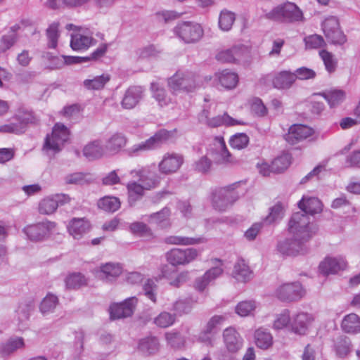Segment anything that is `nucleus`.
I'll use <instances>...</instances> for the list:
<instances>
[{
  "mask_svg": "<svg viewBox=\"0 0 360 360\" xmlns=\"http://www.w3.org/2000/svg\"><path fill=\"white\" fill-rule=\"evenodd\" d=\"M212 153L215 155L214 160L219 164L234 163L236 161L226 148L222 137H216L214 141Z\"/></svg>",
  "mask_w": 360,
  "mask_h": 360,
  "instance_id": "obj_20",
  "label": "nucleus"
},
{
  "mask_svg": "<svg viewBox=\"0 0 360 360\" xmlns=\"http://www.w3.org/2000/svg\"><path fill=\"white\" fill-rule=\"evenodd\" d=\"M200 252L195 248H173L166 254L167 261L172 266H184L197 259Z\"/></svg>",
  "mask_w": 360,
  "mask_h": 360,
  "instance_id": "obj_8",
  "label": "nucleus"
},
{
  "mask_svg": "<svg viewBox=\"0 0 360 360\" xmlns=\"http://www.w3.org/2000/svg\"><path fill=\"white\" fill-rule=\"evenodd\" d=\"M157 289L158 286L153 279H147L143 283L144 295L154 303L157 301Z\"/></svg>",
  "mask_w": 360,
  "mask_h": 360,
  "instance_id": "obj_59",
  "label": "nucleus"
},
{
  "mask_svg": "<svg viewBox=\"0 0 360 360\" xmlns=\"http://www.w3.org/2000/svg\"><path fill=\"white\" fill-rule=\"evenodd\" d=\"M169 215L170 210L168 207H164L161 211L150 214V221L160 225L162 227H167L169 226Z\"/></svg>",
  "mask_w": 360,
  "mask_h": 360,
  "instance_id": "obj_55",
  "label": "nucleus"
},
{
  "mask_svg": "<svg viewBox=\"0 0 360 360\" xmlns=\"http://www.w3.org/2000/svg\"><path fill=\"white\" fill-rule=\"evenodd\" d=\"M164 242L169 245H191L205 242L204 238H191L179 236H169L164 238Z\"/></svg>",
  "mask_w": 360,
  "mask_h": 360,
  "instance_id": "obj_40",
  "label": "nucleus"
},
{
  "mask_svg": "<svg viewBox=\"0 0 360 360\" xmlns=\"http://www.w3.org/2000/svg\"><path fill=\"white\" fill-rule=\"evenodd\" d=\"M296 81V77L290 71H281L274 77L272 84L278 89H287Z\"/></svg>",
  "mask_w": 360,
  "mask_h": 360,
  "instance_id": "obj_31",
  "label": "nucleus"
},
{
  "mask_svg": "<svg viewBox=\"0 0 360 360\" xmlns=\"http://www.w3.org/2000/svg\"><path fill=\"white\" fill-rule=\"evenodd\" d=\"M239 182L218 188L212 193V205L214 210L224 212L229 208L240 196L237 191Z\"/></svg>",
  "mask_w": 360,
  "mask_h": 360,
  "instance_id": "obj_3",
  "label": "nucleus"
},
{
  "mask_svg": "<svg viewBox=\"0 0 360 360\" xmlns=\"http://www.w3.org/2000/svg\"><path fill=\"white\" fill-rule=\"evenodd\" d=\"M267 20L281 23L302 22L305 20L302 11L295 3L285 1L264 14Z\"/></svg>",
  "mask_w": 360,
  "mask_h": 360,
  "instance_id": "obj_1",
  "label": "nucleus"
},
{
  "mask_svg": "<svg viewBox=\"0 0 360 360\" xmlns=\"http://www.w3.org/2000/svg\"><path fill=\"white\" fill-rule=\"evenodd\" d=\"M58 304V297L51 293H49L41 302L40 311L44 314L52 312Z\"/></svg>",
  "mask_w": 360,
  "mask_h": 360,
  "instance_id": "obj_54",
  "label": "nucleus"
},
{
  "mask_svg": "<svg viewBox=\"0 0 360 360\" xmlns=\"http://www.w3.org/2000/svg\"><path fill=\"white\" fill-rule=\"evenodd\" d=\"M347 266V262L343 257H326L319 264V270L323 275L335 274L344 270Z\"/></svg>",
  "mask_w": 360,
  "mask_h": 360,
  "instance_id": "obj_23",
  "label": "nucleus"
},
{
  "mask_svg": "<svg viewBox=\"0 0 360 360\" xmlns=\"http://www.w3.org/2000/svg\"><path fill=\"white\" fill-rule=\"evenodd\" d=\"M174 32L182 41L188 44L198 42L204 34L202 26L191 22L178 24L174 27Z\"/></svg>",
  "mask_w": 360,
  "mask_h": 360,
  "instance_id": "obj_7",
  "label": "nucleus"
},
{
  "mask_svg": "<svg viewBox=\"0 0 360 360\" xmlns=\"http://www.w3.org/2000/svg\"><path fill=\"white\" fill-rule=\"evenodd\" d=\"M65 285L68 289H78L87 285V280L81 273H73L65 278Z\"/></svg>",
  "mask_w": 360,
  "mask_h": 360,
  "instance_id": "obj_50",
  "label": "nucleus"
},
{
  "mask_svg": "<svg viewBox=\"0 0 360 360\" xmlns=\"http://www.w3.org/2000/svg\"><path fill=\"white\" fill-rule=\"evenodd\" d=\"M175 320L176 317L174 314L163 311L154 319V323L160 328H167L172 326Z\"/></svg>",
  "mask_w": 360,
  "mask_h": 360,
  "instance_id": "obj_56",
  "label": "nucleus"
},
{
  "mask_svg": "<svg viewBox=\"0 0 360 360\" xmlns=\"http://www.w3.org/2000/svg\"><path fill=\"white\" fill-rule=\"evenodd\" d=\"M252 271L243 259H239L235 263L232 272L233 277L238 281L247 282L252 278Z\"/></svg>",
  "mask_w": 360,
  "mask_h": 360,
  "instance_id": "obj_34",
  "label": "nucleus"
},
{
  "mask_svg": "<svg viewBox=\"0 0 360 360\" xmlns=\"http://www.w3.org/2000/svg\"><path fill=\"white\" fill-rule=\"evenodd\" d=\"M167 86L173 94L189 93L198 86V77L189 71L178 70L167 79Z\"/></svg>",
  "mask_w": 360,
  "mask_h": 360,
  "instance_id": "obj_4",
  "label": "nucleus"
},
{
  "mask_svg": "<svg viewBox=\"0 0 360 360\" xmlns=\"http://www.w3.org/2000/svg\"><path fill=\"white\" fill-rule=\"evenodd\" d=\"M314 131L311 128L303 124H295L290 127L285 139L290 144L294 145L312 135Z\"/></svg>",
  "mask_w": 360,
  "mask_h": 360,
  "instance_id": "obj_22",
  "label": "nucleus"
},
{
  "mask_svg": "<svg viewBox=\"0 0 360 360\" xmlns=\"http://www.w3.org/2000/svg\"><path fill=\"white\" fill-rule=\"evenodd\" d=\"M144 89L141 86H131L124 92L121 105L124 109L135 108L143 98Z\"/></svg>",
  "mask_w": 360,
  "mask_h": 360,
  "instance_id": "obj_18",
  "label": "nucleus"
},
{
  "mask_svg": "<svg viewBox=\"0 0 360 360\" xmlns=\"http://www.w3.org/2000/svg\"><path fill=\"white\" fill-rule=\"evenodd\" d=\"M110 79V75L105 73L100 76H96L91 79H85L83 84L88 90H99L103 89Z\"/></svg>",
  "mask_w": 360,
  "mask_h": 360,
  "instance_id": "obj_47",
  "label": "nucleus"
},
{
  "mask_svg": "<svg viewBox=\"0 0 360 360\" xmlns=\"http://www.w3.org/2000/svg\"><path fill=\"white\" fill-rule=\"evenodd\" d=\"M19 29L18 25L11 27V32L4 35L0 41V52H5L11 48L17 41L16 31Z\"/></svg>",
  "mask_w": 360,
  "mask_h": 360,
  "instance_id": "obj_49",
  "label": "nucleus"
},
{
  "mask_svg": "<svg viewBox=\"0 0 360 360\" xmlns=\"http://www.w3.org/2000/svg\"><path fill=\"white\" fill-rule=\"evenodd\" d=\"M249 142V137L244 133L235 134L230 139V144L233 148H245Z\"/></svg>",
  "mask_w": 360,
  "mask_h": 360,
  "instance_id": "obj_61",
  "label": "nucleus"
},
{
  "mask_svg": "<svg viewBox=\"0 0 360 360\" xmlns=\"http://www.w3.org/2000/svg\"><path fill=\"white\" fill-rule=\"evenodd\" d=\"M322 29L326 39L333 44H342L346 41V37L340 28L337 18L330 16L322 23Z\"/></svg>",
  "mask_w": 360,
  "mask_h": 360,
  "instance_id": "obj_10",
  "label": "nucleus"
},
{
  "mask_svg": "<svg viewBox=\"0 0 360 360\" xmlns=\"http://www.w3.org/2000/svg\"><path fill=\"white\" fill-rule=\"evenodd\" d=\"M291 156L284 153L275 158L271 164V169L274 173H281L285 171L290 165Z\"/></svg>",
  "mask_w": 360,
  "mask_h": 360,
  "instance_id": "obj_48",
  "label": "nucleus"
},
{
  "mask_svg": "<svg viewBox=\"0 0 360 360\" xmlns=\"http://www.w3.org/2000/svg\"><path fill=\"white\" fill-rule=\"evenodd\" d=\"M127 143V138L121 133H115L106 141V151L110 154L117 153Z\"/></svg>",
  "mask_w": 360,
  "mask_h": 360,
  "instance_id": "obj_38",
  "label": "nucleus"
},
{
  "mask_svg": "<svg viewBox=\"0 0 360 360\" xmlns=\"http://www.w3.org/2000/svg\"><path fill=\"white\" fill-rule=\"evenodd\" d=\"M55 226L56 224L54 222L44 221L27 226L23 231L31 240L38 241L48 237L53 231Z\"/></svg>",
  "mask_w": 360,
  "mask_h": 360,
  "instance_id": "obj_13",
  "label": "nucleus"
},
{
  "mask_svg": "<svg viewBox=\"0 0 360 360\" xmlns=\"http://www.w3.org/2000/svg\"><path fill=\"white\" fill-rule=\"evenodd\" d=\"M107 153L101 140H94L87 143L83 148V155L89 160L99 159Z\"/></svg>",
  "mask_w": 360,
  "mask_h": 360,
  "instance_id": "obj_26",
  "label": "nucleus"
},
{
  "mask_svg": "<svg viewBox=\"0 0 360 360\" xmlns=\"http://www.w3.org/2000/svg\"><path fill=\"white\" fill-rule=\"evenodd\" d=\"M152 97L158 102L160 107H166L173 103L172 98L167 94L166 89L157 82L150 84Z\"/></svg>",
  "mask_w": 360,
  "mask_h": 360,
  "instance_id": "obj_30",
  "label": "nucleus"
},
{
  "mask_svg": "<svg viewBox=\"0 0 360 360\" xmlns=\"http://www.w3.org/2000/svg\"><path fill=\"white\" fill-rule=\"evenodd\" d=\"M285 206L280 202L269 209V214L265 217L263 223L271 224L281 220L284 216Z\"/></svg>",
  "mask_w": 360,
  "mask_h": 360,
  "instance_id": "obj_45",
  "label": "nucleus"
},
{
  "mask_svg": "<svg viewBox=\"0 0 360 360\" xmlns=\"http://www.w3.org/2000/svg\"><path fill=\"white\" fill-rule=\"evenodd\" d=\"M191 309L192 305L190 301L187 300H179L173 304L170 309L174 311V315L176 316L188 314L191 311Z\"/></svg>",
  "mask_w": 360,
  "mask_h": 360,
  "instance_id": "obj_57",
  "label": "nucleus"
},
{
  "mask_svg": "<svg viewBox=\"0 0 360 360\" xmlns=\"http://www.w3.org/2000/svg\"><path fill=\"white\" fill-rule=\"evenodd\" d=\"M288 231L296 238L307 243L315 234L316 229L310 222V217L303 212L294 213L288 222Z\"/></svg>",
  "mask_w": 360,
  "mask_h": 360,
  "instance_id": "obj_2",
  "label": "nucleus"
},
{
  "mask_svg": "<svg viewBox=\"0 0 360 360\" xmlns=\"http://www.w3.org/2000/svg\"><path fill=\"white\" fill-rule=\"evenodd\" d=\"M290 321V312L288 310H284L277 316L274 321L273 328L276 330H281L286 327Z\"/></svg>",
  "mask_w": 360,
  "mask_h": 360,
  "instance_id": "obj_62",
  "label": "nucleus"
},
{
  "mask_svg": "<svg viewBox=\"0 0 360 360\" xmlns=\"http://www.w3.org/2000/svg\"><path fill=\"white\" fill-rule=\"evenodd\" d=\"M221 85L227 89H231L236 86L238 82V75L227 70H223L217 75Z\"/></svg>",
  "mask_w": 360,
  "mask_h": 360,
  "instance_id": "obj_44",
  "label": "nucleus"
},
{
  "mask_svg": "<svg viewBox=\"0 0 360 360\" xmlns=\"http://www.w3.org/2000/svg\"><path fill=\"white\" fill-rule=\"evenodd\" d=\"M162 274V276L169 281V284L175 288H179L190 279L188 271H183L173 274L167 266L163 268Z\"/></svg>",
  "mask_w": 360,
  "mask_h": 360,
  "instance_id": "obj_29",
  "label": "nucleus"
},
{
  "mask_svg": "<svg viewBox=\"0 0 360 360\" xmlns=\"http://www.w3.org/2000/svg\"><path fill=\"white\" fill-rule=\"evenodd\" d=\"M234 13L224 9L221 11L219 17V27L223 31H229L231 29L235 21Z\"/></svg>",
  "mask_w": 360,
  "mask_h": 360,
  "instance_id": "obj_52",
  "label": "nucleus"
},
{
  "mask_svg": "<svg viewBox=\"0 0 360 360\" xmlns=\"http://www.w3.org/2000/svg\"><path fill=\"white\" fill-rule=\"evenodd\" d=\"M304 290L299 282L284 283L275 291L276 297L283 302H295L301 299Z\"/></svg>",
  "mask_w": 360,
  "mask_h": 360,
  "instance_id": "obj_11",
  "label": "nucleus"
},
{
  "mask_svg": "<svg viewBox=\"0 0 360 360\" xmlns=\"http://www.w3.org/2000/svg\"><path fill=\"white\" fill-rule=\"evenodd\" d=\"M128 193V202L130 206H134L135 203L141 200L144 195V191L146 190L144 186L136 181H130L127 185Z\"/></svg>",
  "mask_w": 360,
  "mask_h": 360,
  "instance_id": "obj_36",
  "label": "nucleus"
},
{
  "mask_svg": "<svg viewBox=\"0 0 360 360\" xmlns=\"http://www.w3.org/2000/svg\"><path fill=\"white\" fill-rule=\"evenodd\" d=\"M333 349L338 357L345 358L352 351V340L345 335H340L334 340Z\"/></svg>",
  "mask_w": 360,
  "mask_h": 360,
  "instance_id": "obj_33",
  "label": "nucleus"
},
{
  "mask_svg": "<svg viewBox=\"0 0 360 360\" xmlns=\"http://www.w3.org/2000/svg\"><path fill=\"white\" fill-rule=\"evenodd\" d=\"M159 342L155 337H147L141 339L139 343V349L146 355L156 352L158 349Z\"/></svg>",
  "mask_w": 360,
  "mask_h": 360,
  "instance_id": "obj_46",
  "label": "nucleus"
},
{
  "mask_svg": "<svg viewBox=\"0 0 360 360\" xmlns=\"http://www.w3.org/2000/svg\"><path fill=\"white\" fill-rule=\"evenodd\" d=\"M341 328L345 333H360V317L354 313L345 316L341 323Z\"/></svg>",
  "mask_w": 360,
  "mask_h": 360,
  "instance_id": "obj_32",
  "label": "nucleus"
},
{
  "mask_svg": "<svg viewBox=\"0 0 360 360\" xmlns=\"http://www.w3.org/2000/svg\"><path fill=\"white\" fill-rule=\"evenodd\" d=\"M98 207L106 212H114L120 207V201L118 198L105 196L98 200Z\"/></svg>",
  "mask_w": 360,
  "mask_h": 360,
  "instance_id": "obj_51",
  "label": "nucleus"
},
{
  "mask_svg": "<svg viewBox=\"0 0 360 360\" xmlns=\"http://www.w3.org/2000/svg\"><path fill=\"white\" fill-rule=\"evenodd\" d=\"M298 206L301 209L300 212L304 214H314L319 213L322 210V203L317 198H308L303 197L298 202Z\"/></svg>",
  "mask_w": 360,
  "mask_h": 360,
  "instance_id": "obj_35",
  "label": "nucleus"
},
{
  "mask_svg": "<svg viewBox=\"0 0 360 360\" xmlns=\"http://www.w3.org/2000/svg\"><path fill=\"white\" fill-rule=\"evenodd\" d=\"M122 267L118 264L106 263L101 265L97 273V276L106 282H110L117 278L122 274Z\"/></svg>",
  "mask_w": 360,
  "mask_h": 360,
  "instance_id": "obj_28",
  "label": "nucleus"
},
{
  "mask_svg": "<svg viewBox=\"0 0 360 360\" xmlns=\"http://www.w3.org/2000/svg\"><path fill=\"white\" fill-rule=\"evenodd\" d=\"M46 35L49 39V47L55 49L58 44V23L53 22L50 25L46 30Z\"/></svg>",
  "mask_w": 360,
  "mask_h": 360,
  "instance_id": "obj_60",
  "label": "nucleus"
},
{
  "mask_svg": "<svg viewBox=\"0 0 360 360\" xmlns=\"http://www.w3.org/2000/svg\"><path fill=\"white\" fill-rule=\"evenodd\" d=\"M311 316L307 313H299L292 319L291 322L292 330L297 334L303 335L307 330L308 326L311 322Z\"/></svg>",
  "mask_w": 360,
  "mask_h": 360,
  "instance_id": "obj_37",
  "label": "nucleus"
},
{
  "mask_svg": "<svg viewBox=\"0 0 360 360\" xmlns=\"http://www.w3.org/2000/svg\"><path fill=\"white\" fill-rule=\"evenodd\" d=\"M165 338L167 343L173 348L179 349L184 347V345L185 340L179 333H166Z\"/></svg>",
  "mask_w": 360,
  "mask_h": 360,
  "instance_id": "obj_58",
  "label": "nucleus"
},
{
  "mask_svg": "<svg viewBox=\"0 0 360 360\" xmlns=\"http://www.w3.org/2000/svg\"><path fill=\"white\" fill-rule=\"evenodd\" d=\"M37 121L32 112L20 111L8 124L0 127V131L5 133L22 134L25 131L28 124H34Z\"/></svg>",
  "mask_w": 360,
  "mask_h": 360,
  "instance_id": "obj_6",
  "label": "nucleus"
},
{
  "mask_svg": "<svg viewBox=\"0 0 360 360\" xmlns=\"http://www.w3.org/2000/svg\"><path fill=\"white\" fill-rule=\"evenodd\" d=\"M255 342L258 347L266 349L272 345L273 337L266 329L260 328L255 332Z\"/></svg>",
  "mask_w": 360,
  "mask_h": 360,
  "instance_id": "obj_43",
  "label": "nucleus"
},
{
  "mask_svg": "<svg viewBox=\"0 0 360 360\" xmlns=\"http://www.w3.org/2000/svg\"><path fill=\"white\" fill-rule=\"evenodd\" d=\"M246 53L247 49L244 45H236L219 51L216 58L222 63H236L242 59Z\"/></svg>",
  "mask_w": 360,
  "mask_h": 360,
  "instance_id": "obj_21",
  "label": "nucleus"
},
{
  "mask_svg": "<svg viewBox=\"0 0 360 360\" xmlns=\"http://www.w3.org/2000/svg\"><path fill=\"white\" fill-rule=\"evenodd\" d=\"M70 132L68 129L63 124L57 123L54 125L51 135H47L43 150L47 155H53L58 153L64 143L69 139Z\"/></svg>",
  "mask_w": 360,
  "mask_h": 360,
  "instance_id": "obj_5",
  "label": "nucleus"
},
{
  "mask_svg": "<svg viewBox=\"0 0 360 360\" xmlns=\"http://www.w3.org/2000/svg\"><path fill=\"white\" fill-rule=\"evenodd\" d=\"M70 197L65 194H56L53 196L44 198L39 203V212L44 214L53 213L58 206L69 202Z\"/></svg>",
  "mask_w": 360,
  "mask_h": 360,
  "instance_id": "obj_19",
  "label": "nucleus"
},
{
  "mask_svg": "<svg viewBox=\"0 0 360 360\" xmlns=\"http://www.w3.org/2000/svg\"><path fill=\"white\" fill-rule=\"evenodd\" d=\"M277 250L283 255L295 256L303 255L307 252V243L301 238H292L278 241Z\"/></svg>",
  "mask_w": 360,
  "mask_h": 360,
  "instance_id": "obj_12",
  "label": "nucleus"
},
{
  "mask_svg": "<svg viewBox=\"0 0 360 360\" xmlns=\"http://www.w3.org/2000/svg\"><path fill=\"white\" fill-rule=\"evenodd\" d=\"M95 44L96 40L91 37L85 36L79 33L72 34L71 37L70 46L74 51L86 50L90 46Z\"/></svg>",
  "mask_w": 360,
  "mask_h": 360,
  "instance_id": "obj_39",
  "label": "nucleus"
},
{
  "mask_svg": "<svg viewBox=\"0 0 360 360\" xmlns=\"http://www.w3.org/2000/svg\"><path fill=\"white\" fill-rule=\"evenodd\" d=\"M257 307L254 300H245L240 302L235 308L236 313L240 316H248L252 314Z\"/></svg>",
  "mask_w": 360,
  "mask_h": 360,
  "instance_id": "obj_53",
  "label": "nucleus"
},
{
  "mask_svg": "<svg viewBox=\"0 0 360 360\" xmlns=\"http://www.w3.org/2000/svg\"><path fill=\"white\" fill-rule=\"evenodd\" d=\"M24 347L25 342L22 338H11L6 343L0 345V353L2 356H8Z\"/></svg>",
  "mask_w": 360,
  "mask_h": 360,
  "instance_id": "obj_42",
  "label": "nucleus"
},
{
  "mask_svg": "<svg viewBox=\"0 0 360 360\" xmlns=\"http://www.w3.org/2000/svg\"><path fill=\"white\" fill-rule=\"evenodd\" d=\"M68 229L74 238L79 239L89 231L90 224L85 218H74L70 221Z\"/></svg>",
  "mask_w": 360,
  "mask_h": 360,
  "instance_id": "obj_27",
  "label": "nucleus"
},
{
  "mask_svg": "<svg viewBox=\"0 0 360 360\" xmlns=\"http://www.w3.org/2000/svg\"><path fill=\"white\" fill-rule=\"evenodd\" d=\"M183 162L184 158L181 155L167 153L158 164L159 172L165 175L174 174L179 170Z\"/></svg>",
  "mask_w": 360,
  "mask_h": 360,
  "instance_id": "obj_15",
  "label": "nucleus"
},
{
  "mask_svg": "<svg viewBox=\"0 0 360 360\" xmlns=\"http://www.w3.org/2000/svg\"><path fill=\"white\" fill-rule=\"evenodd\" d=\"M306 47L308 49H318L324 44V40L321 35L312 34L304 38Z\"/></svg>",
  "mask_w": 360,
  "mask_h": 360,
  "instance_id": "obj_63",
  "label": "nucleus"
},
{
  "mask_svg": "<svg viewBox=\"0 0 360 360\" xmlns=\"http://www.w3.org/2000/svg\"><path fill=\"white\" fill-rule=\"evenodd\" d=\"M224 319L225 318L223 316L215 315L212 316L207 322L204 329V332L205 333H214L217 327L223 323Z\"/></svg>",
  "mask_w": 360,
  "mask_h": 360,
  "instance_id": "obj_64",
  "label": "nucleus"
},
{
  "mask_svg": "<svg viewBox=\"0 0 360 360\" xmlns=\"http://www.w3.org/2000/svg\"><path fill=\"white\" fill-rule=\"evenodd\" d=\"M134 178H139V181L145 186L146 190L156 188L160 182V177L151 167H145L131 171Z\"/></svg>",
  "mask_w": 360,
  "mask_h": 360,
  "instance_id": "obj_14",
  "label": "nucleus"
},
{
  "mask_svg": "<svg viewBox=\"0 0 360 360\" xmlns=\"http://www.w3.org/2000/svg\"><path fill=\"white\" fill-rule=\"evenodd\" d=\"M223 273V269L221 266H215L207 270L202 276L198 278L195 281V288L202 292L207 286L219 277Z\"/></svg>",
  "mask_w": 360,
  "mask_h": 360,
  "instance_id": "obj_24",
  "label": "nucleus"
},
{
  "mask_svg": "<svg viewBox=\"0 0 360 360\" xmlns=\"http://www.w3.org/2000/svg\"><path fill=\"white\" fill-rule=\"evenodd\" d=\"M168 138V132L161 130L157 132L154 136H151L146 141L134 145L130 149L131 154H139L140 152L153 150L159 147L163 141Z\"/></svg>",
  "mask_w": 360,
  "mask_h": 360,
  "instance_id": "obj_16",
  "label": "nucleus"
},
{
  "mask_svg": "<svg viewBox=\"0 0 360 360\" xmlns=\"http://www.w3.org/2000/svg\"><path fill=\"white\" fill-rule=\"evenodd\" d=\"M137 304L136 297H131L124 302L112 304L110 308L111 319H122L131 316Z\"/></svg>",
  "mask_w": 360,
  "mask_h": 360,
  "instance_id": "obj_17",
  "label": "nucleus"
},
{
  "mask_svg": "<svg viewBox=\"0 0 360 360\" xmlns=\"http://www.w3.org/2000/svg\"><path fill=\"white\" fill-rule=\"evenodd\" d=\"M223 336L226 347L229 352L234 353L240 349L243 340L234 328H226L224 331Z\"/></svg>",
  "mask_w": 360,
  "mask_h": 360,
  "instance_id": "obj_25",
  "label": "nucleus"
},
{
  "mask_svg": "<svg viewBox=\"0 0 360 360\" xmlns=\"http://www.w3.org/2000/svg\"><path fill=\"white\" fill-rule=\"evenodd\" d=\"M210 112L208 109L204 108L198 115V120L200 123L209 127H218L222 125L234 126L245 125L246 123L242 120H238L230 117L227 113L223 115H217L210 117Z\"/></svg>",
  "mask_w": 360,
  "mask_h": 360,
  "instance_id": "obj_9",
  "label": "nucleus"
},
{
  "mask_svg": "<svg viewBox=\"0 0 360 360\" xmlns=\"http://www.w3.org/2000/svg\"><path fill=\"white\" fill-rule=\"evenodd\" d=\"M328 102L330 108H335L345 99V92L340 89L325 91L320 94Z\"/></svg>",
  "mask_w": 360,
  "mask_h": 360,
  "instance_id": "obj_41",
  "label": "nucleus"
}]
</instances>
